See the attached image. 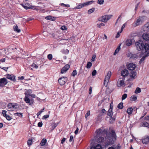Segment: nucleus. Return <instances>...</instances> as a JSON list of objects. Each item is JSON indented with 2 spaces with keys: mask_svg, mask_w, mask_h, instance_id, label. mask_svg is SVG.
I'll return each mask as SVG.
<instances>
[{
  "mask_svg": "<svg viewBox=\"0 0 149 149\" xmlns=\"http://www.w3.org/2000/svg\"><path fill=\"white\" fill-rule=\"evenodd\" d=\"M104 1V0H98L97 3L100 4H103Z\"/></svg>",
  "mask_w": 149,
  "mask_h": 149,
  "instance_id": "nucleus-48",
  "label": "nucleus"
},
{
  "mask_svg": "<svg viewBox=\"0 0 149 149\" xmlns=\"http://www.w3.org/2000/svg\"><path fill=\"white\" fill-rule=\"evenodd\" d=\"M96 57V56L95 54L93 55L92 58L91 60V62L94 61H95Z\"/></svg>",
  "mask_w": 149,
  "mask_h": 149,
  "instance_id": "nucleus-45",
  "label": "nucleus"
},
{
  "mask_svg": "<svg viewBox=\"0 0 149 149\" xmlns=\"http://www.w3.org/2000/svg\"><path fill=\"white\" fill-rule=\"evenodd\" d=\"M141 88L139 87H137L136 88V89L135 91L134 92L135 93L137 94L141 92Z\"/></svg>",
  "mask_w": 149,
  "mask_h": 149,
  "instance_id": "nucleus-29",
  "label": "nucleus"
},
{
  "mask_svg": "<svg viewBox=\"0 0 149 149\" xmlns=\"http://www.w3.org/2000/svg\"><path fill=\"white\" fill-rule=\"evenodd\" d=\"M70 65L68 64L65 65L61 69V73L63 74L66 72L67 70L69 68Z\"/></svg>",
  "mask_w": 149,
  "mask_h": 149,
  "instance_id": "nucleus-12",
  "label": "nucleus"
},
{
  "mask_svg": "<svg viewBox=\"0 0 149 149\" xmlns=\"http://www.w3.org/2000/svg\"><path fill=\"white\" fill-rule=\"evenodd\" d=\"M135 44L137 49L139 51L142 50L146 52L149 49V45L147 43L144 45L141 40H139L136 42Z\"/></svg>",
  "mask_w": 149,
  "mask_h": 149,
  "instance_id": "nucleus-2",
  "label": "nucleus"
},
{
  "mask_svg": "<svg viewBox=\"0 0 149 149\" xmlns=\"http://www.w3.org/2000/svg\"><path fill=\"white\" fill-rule=\"evenodd\" d=\"M57 125L55 123L54 124V125L52 126V129L54 130V128L57 126Z\"/></svg>",
  "mask_w": 149,
  "mask_h": 149,
  "instance_id": "nucleus-58",
  "label": "nucleus"
},
{
  "mask_svg": "<svg viewBox=\"0 0 149 149\" xmlns=\"http://www.w3.org/2000/svg\"><path fill=\"white\" fill-rule=\"evenodd\" d=\"M32 139H29L27 141V144L29 146H30L32 144Z\"/></svg>",
  "mask_w": 149,
  "mask_h": 149,
  "instance_id": "nucleus-41",
  "label": "nucleus"
},
{
  "mask_svg": "<svg viewBox=\"0 0 149 149\" xmlns=\"http://www.w3.org/2000/svg\"><path fill=\"white\" fill-rule=\"evenodd\" d=\"M142 38L145 40H149V34H143L142 36Z\"/></svg>",
  "mask_w": 149,
  "mask_h": 149,
  "instance_id": "nucleus-18",
  "label": "nucleus"
},
{
  "mask_svg": "<svg viewBox=\"0 0 149 149\" xmlns=\"http://www.w3.org/2000/svg\"><path fill=\"white\" fill-rule=\"evenodd\" d=\"M109 89L108 88H107L106 89V92L107 93H111V92H110V91H109Z\"/></svg>",
  "mask_w": 149,
  "mask_h": 149,
  "instance_id": "nucleus-60",
  "label": "nucleus"
},
{
  "mask_svg": "<svg viewBox=\"0 0 149 149\" xmlns=\"http://www.w3.org/2000/svg\"><path fill=\"white\" fill-rule=\"evenodd\" d=\"M120 49V46H119L117 47V49L115 50V52L114 53V55H116L119 51Z\"/></svg>",
  "mask_w": 149,
  "mask_h": 149,
  "instance_id": "nucleus-31",
  "label": "nucleus"
},
{
  "mask_svg": "<svg viewBox=\"0 0 149 149\" xmlns=\"http://www.w3.org/2000/svg\"><path fill=\"white\" fill-rule=\"evenodd\" d=\"M79 131V128L78 127H77L76 130L74 132V133L75 134H78Z\"/></svg>",
  "mask_w": 149,
  "mask_h": 149,
  "instance_id": "nucleus-62",
  "label": "nucleus"
},
{
  "mask_svg": "<svg viewBox=\"0 0 149 149\" xmlns=\"http://www.w3.org/2000/svg\"><path fill=\"white\" fill-rule=\"evenodd\" d=\"M144 26L146 28V30L149 31V22L145 24Z\"/></svg>",
  "mask_w": 149,
  "mask_h": 149,
  "instance_id": "nucleus-27",
  "label": "nucleus"
},
{
  "mask_svg": "<svg viewBox=\"0 0 149 149\" xmlns=\"http://www.w3.org/2000/svg\"><path fill=\"white\" fill-rule=\"evenodd\" d=\"M92 87H90L89 91V94H91L92 92Z\"/></svg>",
  "mask_w": 149,
  "mask_h": 149,
  "instance_id": "nucleus-63",
  "label": "nucleus"
},
{
  "mask_svg": "<svg viewBox=\"0 0 149 149\" xmlns=\"http://www.w3.org/2000/svg\"><path fill=\"white\" fill-rule=\"evenodd\" d=\"M77 74V72L76 70H74L72 73V75L74 77Z\"/></svg>",
  "mask_w": 149,
  "mask_h": 149,
  "instance_id": "nucleus-39",
  "label": "nucleus"
},
{
  "mask_svg": "<svg viewBox=\"0 0 149 149\" xmlns=\"http://www.w3.org/2000/svg\"><path fill=\"white\" fill-rule=\"evenodd\" d=\"M91 149H102V148L100 145L98 144L96 146H92L91 148Z\"/></svg>",
  "mask_w": 149,
  "mask_h": 149,
  "instance_id": "nucleus-21",
  "label": "nucleus"
},
{
  "mask_svg": "<svg viewBox=\"0 0 149 149\" xmlns=\"http://www.w3.org/2000/svg\"><path fill=\"white\" fill-rule=\"evenodd\" d=\"M111 118L110 119V123H113V122L115 120V118L114 117H111Z\"/></svg>",
  "mask_w": 149,
  "mask_h": 149,
  "instance_id": "nucleus-35",
  "label": "nucleus"
},
{
  "mask_svg": "<svg viewBox=\"0 0 149 149\" xmlns=\"http://www.w3.org/2000/svg\"><path fill=\"white\" fill-rule=\"evenodd\" d=\"M19 107L18 104L16 103H9L7 106V110L8 111H12L15 110Z\"/></svg>",
  "mask_w": 149,
  "mask_h": 149,
  "instance_id": "nucleus-4",
  "label": "nucleus"
},
{
  "mask_svg": "<svg viewBox=\"0 0 149 149\" xmlns=\"http://www.w3.org/2000/svg\"><path fill=\"white\" fill-rule=\"evenodd\" d=\"M7 78L14 81H16L15 76L12 75H10L8 74L7 75Z\"/></svg>",
  "mask_w": 149,
  "mask_h": 149,
  "instance_id": "nucleus-16",
  "label": "nucleus"
},
{
  "mask_svg": "<svg viewBox=\"0 0 149 149\" xmlns=\"http://www.w3.org/2000/svg\"><path fill=\"white\" fill-rule=\"evenodd\" d=\"M95 10L94 8H93L89 10L88 11V14H90L94 12Z\"/></svg>",
  "mask_w": 149,
  "mask_h": 149,
  "instance_id": "nucleus-34",
  "label": "nucleus"
},
{
  "mask_svg": "<svg viewBox=\"0 0 149 149\" xmlns=\"http://www.w3.org/2000/svg\"><path fill=\"white\" fill-rule=\"evenodd\" d=\"M107 21L110 19L112 16L111 15H106Z\"/></svg>",
  "mask_w": 149,
  "mask_h": 149,
  "instance_id": "nucleus-50",
  "label": "nucleus"
},
{
  "mask_svg": "<svg viewBox=\"0 0 149 149\" xmlns=\"http://www.w3.org/2000/svg\"><path fill=\"white\" fill-rule=\"evenodd\" d=\"M145 120H149V116H147L145 117Z\"/></svg>",
  "mask_w": 149,
  "mask_h": 149,
  "instance_id": "nucleus-64",
  "label": "nucleus"
},
{
  "mask_svg": "<svg viewBox=\"0 0 149 149\" xmlns=\"http://www.w3.org/2000/svg\"><path fill=\"white\" fill-rule=\"evenodd\" d=\"M133 110L132 107L129 108L127 111V112L129 114H130L132 113V111Z\"/></svg>",
  "mask_w": 149,
  "mask_h": 149,
  "instance_id": "nucleus-25",
  "label": "nucleus"
},
{
  "mask_svg": "<svg viewBox=\"0 0 149 149\" xmlns=\"http://www.w3.org/2000/svg\"><path fill=\"white\" fill-rule=\"evenodd\" d=\"M125 79V78L123 77H122V78H120L119 79L117 83V85L118 87H124L125 86V85L124 83Z\"/></svg>",
  "mask_w": 149,
  "mask_h": 149,
  "instance_id": "nucleus-8",
  "label": "nucleus"
},
{
  "mask_svg": "<svg viewBox=\"0 0 149 149\" xmlns=\"http://www.w3.org/2000/svg\"><path fill=\"white\" fill-rule=\"evenodd\" d=\"M106 15H104L99 18V20L100 21L105 22L107 21Z\"/></svg>",
  "mask_w": 149,
  "mask_h": 149,
  "instance_id": "nucleus-17",
  "label": "nucleus"
},
{
  "mask_svg": "<svg viewBox=\"0 0 149 149\" xmlns=\"http://www.w3.org/2000/svg\"><path fill=\"white\" fill-rule=\"evenodd\" d=\"M90 114V111H87V113L85 115V117L86 118L88 116H89Z\"/></svg>",
  "mask_w": 149,
  "mask_h": 149,
  "instance_id": "nucleus-47",
  "label": "nucleus"
},
{
  "mask_svg": "<svg viewBox=\"0 0 149 149\" xmlns=\"http://www.w3.org/2000/svg\"><path fill=\"white\" fill-rule=\"evenodd\" d=\"M121 75L122 77H124L127 76L129 74L128 71L126 69H124L121 72Z\"/></svg>",
  "mask_w": 149,
  "mask_h": 149,
  "instance_id": "nucleus-13",
  "label": "nucleus"
},
{
  "mask_svg": "<svg viewBox=\"0 0 149 149\" xmlns=\"http://www.w3.org/2000/svg\"><path fill=\"white\" fill-rule=\"evenodd\" d=\"M49 117V115H45L42 118L43 119H46L48 118Z\"/></svg>",
  "mask_w": 149,
  "mask_h": 149,
  "instance_id": "nucleus-61",
  "label": "nucleus"
},
{
  "mask_svg": "<svg viewBox=\"0 0 149 149\" xmlns=\"http://www.w3.org/2000/svg\"><path fill=\"white\" fill-rule=\"evenodd\" d=\"M122 32H121V31H120V32H118L116 36V38H118L120 36V34Z\"/></svg>",
  "mask_w": 149,
  "mask_h": 149,
  "instance_id": "nucleus-52",
  "label": "nucleus"
},
{
  "mask_svg": "<svg viewBox=\"0 0 149 149\" xmlns=\"http://www.w3.org/2000/svg\"><path fill=\"white\" fill-rule=\"evenodd\" d=\"M130 99L131 100L135 101L137 99V97L136 96H133L131 97Z\"/></svg>",
  "mask_w": 149,
  "mask_h": 149,
  "instance_id": "nucleus-38",
  "label": "nucleus"
},
{
  "mask_svg": "<svg viewBox=\"0 0 149 149\" xmlns=\"http://www.w3.org/2000/svg\"><path fill=\"white\" fill-rule=\"evenodd\" d=\"M61 6L64 7H69L70 6L69 4H65L63 3H62L61 4Z\"/></svg>",
  "mask_w": 149,
  "mask_h": 149,
  "instance_id": "nucleus-42",
  "label": "nucleus"
},
{
  "mask_svg": "<svg viewBox=\"0 0 149 149\" xmlns=\"http://www.w3.org/2000/svg\"><path fill=\"white\" fill-rule=\"evenodd\" d=\"M97 72L95 70H94L92 72V76H95L96 75Z\"/></svg>",
  "mask_w": 149,
  "mask_h": 149,
  "instance_id": "nucleus-53",
  "label": "nucleus"
},
{
  "mask_svg": "<svg viewBox=\"0 0 149 149\" xmlns=\"http://www.w3.org/2000/svg\"><path fill=\"white\" fill-rule=\"evenodd\" d=\"M24 101L25 102L27 103H29V104H31L33 103V100H31L30 99L26 96L24 98Z\"/></svg>",
  "mask_w": 149,
  "mask_h": 149,
  "instance_id": "nucleus-15",
  "label": "nucleus"
},
{
  "mask_svg": "<svg viewBox=\"0 0 149 149\" xmlns=\"http://www.w3.org/2000/svg\"><path fill=\"white\" fill-rule=\"evenodd\" d=\"M52 55L51 54H48L47 56V58L49 60H51L52 59Z\"/></svg>",
  "mask_w": 149,
  "mask_h": 149,
  "instance_id": "nucleus-40",
  "label": "nucleus"
},
{
  "mask_svg": "<svg viewBox=\"0 0 149 149\" xmlns=\"http://www.w3.org/2000/svg\"><path fill=\"white\" fill-rule=\"evenodd\" d=\"M112 108L111 107V104L110 105V108L109 109L108 111V113L107 114L110 116V117H112Z\"/></svg>",
  "mask_w": 149,
  "mask_h": 149,
  "instance_id": "nucleus-19",
  "label": "nucleus"
},
{
  "mask_svg": "<svg viewBox=\"0 0 149 149\" xmlns=\"http://www.w3.org/2000/svg\"><path fill=\"white\" fill-rule=\"evenodd\" d=\"M5 117H6V119L8 120H10L11 119V118L8 115H7Z\"/></svg>",
  "mask_w": 149,
  "mask_h": 149,
  "instance_id": "nucleus-54",
  "label": "nucleus"
},
{
  "mask_svg": "<svg viewBox=\"0 0 149 149\" xmlns=\"http://www.w3.org/2000/svg\"><path fill=\"white\" fill-rule=\"evenodd\" d=\"M63 53L65 54H67L69 53V51L67 49H63L62 51Z\"/></svg>",
  "mask_w": 149,
  "mask_h": 149,
  "instance_id": "nucleus-33",
  "label": "nucleus"
},
{
  "mask_svg": "<svg viewBox=\"0 0 149 149\" xmlns=\"http://www.w3.org/2000/svg\"><path fill=\"white\" fill-rule=\"evenodd\" d=\"M146 20V17L145 16H140L137 18L136 21L134 22V26H136L141 25Z\"/></svg>",
  "mask_w": 149,
  "mask_h": 149,
  "instance_id": "nucleus-3",
  "label": "nucleus"
},
{
  "mask_svg": "<svg viewBox=\"0 0 149 149\" xmlns=\"http://www.w3.org/2000/svg\"><path fill=\"white\" fill-rule=\"evenodd\" d=\"M136 68L135 65L132 63H130L127 65V69L129 70H133Z\"/></svg>",
  "mask_w": 149,
  "mask_h": 149,
  "instance_id": "nucleus-11",
  "label": "nucleus"
},
{
  "mask_svg": "<svg viewBox=\"0 0 149 149\" xmlns=\"http://www.w3.org/2000/svg\"><path fill=\"white\" fill-rule=\"evenodd\" d=\"M136 72L135 71H132L130 73V77L135 79L136 77Z\"/></svg>",
  "mask_w": 149,
  "mask_h": 149,
  "instance_id": "nucleus-14",
  "label": "nucleus"
},
{
  "mask_svg": "<svg viewBox=\"0 0 149 149\" xmlns=\"http://www.w3.org/2000/svg\"><path fill=\"white\" fill-rule=\"evenodd\" d=\"M6 112L7 111L5 110H3L2 111L3 114L5 117L7 115L6 114Z\"/></svg>",
  "mask_w": 149,
  "mask_h": 149,
  "instance_id": "nucleus-49",
  "label": "nucleus"
},
{
  "mask_svg": "<svg viewBox=\"0 0 149 149\" xmlns=\"http://www.w3.org/2000/svg\"><path fill=\"white\" fill-rule=\"evenodd\" d=\"M45 109V108L44 107L42 109L41 111H40L37 114V116H38L39 115H40V114Z\"/></svg>",
  "mask_w": 149,
  "mask_h": 149,
  "instance_id": "nucleus-46",
  "label": "nucleus"
},
{
  "mask_svg": "<svg viewBox=\"0 0 149 149\" xmlns=\"http://www.w3.org/2000/svg\"><path fill=\"white\" fill-rule=\"evenodd\" d=\"M111 74V71H109L108 72L107 75L106 76L104 80V85L105 86H107L108 85L109 80L110 78Z\"/></svg>",
  "mask_w": 149,
  "mask_h": 149,
  "instance_id": "nucleus-6",
  "label": "nucleus"
},
{
  "mask_svg": "<svg viewBox=\"0 0 149 149\" xmlns=\"http://www.w3.org/2000/svg\"><path fill=\"white\" fill-rule=\"evenodd\" d=\"M47 142V140L46 139H42L40 143V145L41 146H44Z\"/></svg>",
  "mask_w": 149,
  "mask_h": 149,
  "instance_id": "nucleus-23",
  "label": "nucleus"
},
{
  "mask_svg": "<svg viewBox=\"0 0 149 149\" xmlns=\"http://www.w3.org/2000/svg\"><path fill=\"white\" fill-rule=\"evenodd\" d=\"M127 95L126 94H123L122 97V100H123L125 99L127 97Z\"/></svg>",
  "mask_w": 149,
  "mask_h": 149,
  "instance_id": "nucleus-44",
  "label": "nucleus"
},
{
  "mask_svg": "<svg viewBox=\"0 0 149 149\" xmlns=\"http://www.w3.org/2000/svg\"><path fill=\"white\" fill-rule=\"evenodd\" d=\"M147 56L145 55L143 56L140 59L139 62V63L141 64L142 62L145 60Z\"/></svg>",
  "mask_w": 149,
  "mask_h": 149,
  "instance_id": "nucleus-28",
  "label": "nucleus"
},
{
  "mask_svg": "<svg viewBox=\"0 0 149 149\" xmlns=\"http://www.w3.org/2000/svg\"><path fill=\"white\" fill-rule=\"evenodd\" d=\"M141 125L143 126L146 127H149V124L146 122H145L143 123H142Z\"/></svg>",
  "mask_w": 149,
  "mask_h": 149,
  "instance_id": "nucleus-26",
  "label": "nucleus"
},
{
  "mask_svg": "<svg viewBox=\"0 0 149 149\" xmlns=\"http://www.w3.org/2000/svg\"><path fill=\"white\" fill-rule=\"evenodd\" d=\"M126 26V24H124L122 26L121 28V32H122L123 29Z\"/></svg>",
  "mask_w": 149,
  "mask_h": 149,
  "instance_id": "nucleus-57",
  "label": "nucleus"
},
{
  "mask_svg": "<svg viewBox=\"0 0 149 149\" xmlns=\"http://www.w3.org/2000/svg\"><path fill=\"white\" fill-rule=\"evenodd\" d=\"M96 132L97 133V137H99L97 140V142L98 143H101L104 141V135L106 134L105 143L106 146L112 145L116 139L115 132L113 130H112L110 134L108 135L107 134V131L105 130L99 129L97 130Z\"/></svg>",
  "mask_w": 149,
  "mask_h": 149,
  "instance_id": "nucleus-1",
  "label": "nucleus"
},
{
  "mask_svg": "<svg viewBox=\"0 0 149 149\" xmlns=\"http://www.w3.org/2000/svg\"><path fill=\"white\" fill-rule=\"evenodd\" d=\"M8 81L7 79L5 78L0 79V86L3 87L6 84Z\"/></svg>",
  "mask_w": 149,
  "mask_h": 149,
  "instance_id": "nucleus-9",
  "label": "nucleus"
},
{
  "mask_svg": "<svg viewBox=\"0 0 149 149\" xmlns=\"http://www.w3.org/2000/svg\"><path fill=\"white\" fill-rule=\"evenodd\" d=\"M14 30L15 31H17V32H19V29H18V26H17L16 25L14 26Z\"/></svg>",
  "mask_w": 149,
  "mask_h": 149,
  "instance_id": "nucleus-36",
  "label": "nucleus"
},
{
  "mask_svg": "<svg viewBox=\"0 0 149 149\" xmlns=\"http://www.w3.org/2000/svg\"><path fill=\"white\" fill-rule=\"evenodd\" d=\"M42 125V122H39L38 124V125L39 127H41Z\"/></svg>",
  "mask_w": 149,
  "mask_h": 149,
  "instance_id": "nucleus-55",
  "label": "nucleus"
},
{
  "mask_svg": "<svg viewBox=\"0 0 149 149\" xmlns=\"http://www.w3.org/2000/svg\"><path fill=\"white\" fill-rule=\"evenodd\" d=\"M31 66L33 68H38V66H37L36 64H35L34 63H33Z\"/></svg>",
  "mask_w": 149,
  "mask_h": 149,
  "instance_id": "nucleus-51",
  "label": "nucleus"
},
{
  "mask_svg": "<svg viewBox=\"0 0 149 149\" xmlns=\"http://www.w3.org/2000/svg\"><path fill=\"white\" fill-rule=\"evenodd\" d=\"M19 20L21 21L22 22H24L25 21V19L24 18L20 17V18H19Z\"/></svg>",
  "mask_w": 149,
  "mask_h": 149,
  "instance_id": "nucleus-59",
  "label": "nucleus"
},
{
  "mask_svg": "<svg viewBox=\"0 0 149 149\" xmlns=\"http://www.w3.org/2000/svg\"><path fill=\"white\" fill-rule=\"evenodd\" d=\"M31 90H28L27 93H25V95H30L31 93Z\"/></svg>",
  "mask_w": 149,
  "mask_h": 149,
  "instance_id": "nucleus-43",
  "label": "nucleus"
},
{
  "mask_svg": "<svg viewBox=\"0 0 149 149\" xmlns=\"http://www.w3.org/2000/svg\"><path fill=\"white\" fill-rule=\"evenodd\" d=\"M149 137L147 136L142 140V142L143 144H147L149 141Z\"/></svg>",
  "mask_w": 149,
  "mask_h": 149,
  "instance_id": "nucleus-22",
  "label": "nucleus"
},
{
  "mask_svg": "<svg viewBox=\"0 0 149 149\" xmlns=\"http://www.w3.org/2000/svg\"><path fill=\"white\" fill-rule=\"evenodd\" d=\"M66 77H63L60 78L58 80V82L61 85H63L66 82Z\"/></svg>",
  "mask_w": 149,
  "mask_h": 149,
  "instance_id": "nucleus-10",
  "label": "nucleus"
},
{
  "mask_svg": "<svg viewBox=\"0 0 149 149\" xmlns=\"http://www.w3.org/2000/svg\"><path fill=\"white\" fill-rule=\"evenodd\" d=\"M139 58V56L136 54H132L130 56V58L134 59H137Z\"/></svg>",
  "mask_w": 149,
  "mask_h": 149,
  "instance_id": "nucleus-24",
  "label": "nucleus"
},
{
  "mask_svg": "<svg viewBox=\"0 0 149 149\" xmlns=\"http://www.w3.org/2000/svg\"><path fill=\"white\" fill-rule=\"evenodd\" d=\"M61 29L63 30H65L67 29H66V26H62V27H61Z\"/></svg>",
  "mask_w": 149,
  "mask_h": 149,
  "instance_id": "nucleus-56",
  "label": "nucleus"
},
{
  "mask_svg": "<svg viewBox=\"0 0 149 149\" xmlns=\"http://www.w3.org/2000/svg\"><path fill=\"white\" fill-rule=\"evenodd\" d=\"M93 1H90L86 2L81 4H79L78 6L75 7L74 9H80L83 7L91 4L93 3Z\"/></svg>",
  "mask_w": 149,
  "mask_h": 149,
  "instance_id": "nucleus-7",
  "label": "nucleus"
},
{
  "mask_svg": "<svg viewBox=\"0 0 149 149\" xmlns=\"http://www.w3.org/2000/svg\"><path fill=\"white\" fill-rule=\"evenodd\" d=\"M132 44V41L131 39H127L126 42L125 44L126 45L128 46H130Z\"/></svg>",
  "mask_w": 149,
  "mask_h": 149,
  "instance_id": "nucleus-20",
  "label": "nucleus"
},
{
  "mask_svg": "<svg viewBox=\"0 0 149 149\" xmlns=\"http://www.w3.org/2000/svg\"><path fill=\"white\" fill-rule=\"evenodd\" d=\"M20 5L26 10L29 9H37L35 6H32L28 3H21Z\"/></svg>",
  "mask_w": 149,
  "mask_h": 149,
  "instance_id": "nucleus-5",
  "label": "nucleus"
},
{
  "mask_svg": "<svg viewBox=\"0 0 149 149\" xmlns=\"http://www.w3.org/2000/svg\"><path fill=\"white\" fill-rule=\"evenodd\" d=\"M92 65V63L90 62H88L87 64L86 68H91Z\"/></svg>",
  "mask_w": 149,
  "mask_h": 149,
  "instance_id": "nucleus-32",
  "label": "nucleus"
},
{
  "mask_svg": "<svg viewBox=\"0 0 149 149\" xmlns=\"http://www.w3.org/2000/svg\"><path fill=\"white\" fill-rule=\"evenodd\" d=\"M123 107V103L122 102L120 103L118 106V108L120 109H122Z\"/></svg>",
  "mask_w": 149,
  "mask_h": 149,
  "instance_id": "nucleus-30",
  "label": "nucleus"
},
{
  "mask_svg": "<svg viewBox=\"0 0 149 149\" xmlns=\"http://www.w3.org/2000/svg\"><path fill=\"white\" fill-rule=\"evenodd\" d=\"M45 19L48 20H53V19L52 18V17L50 16H48L45 17Z\"/></svg>",
  "mask_w": 149,
  "mask_h": 149,
  "instance_id": "nucleus-37",
  "label": "nucleus"
}]
</instances>
